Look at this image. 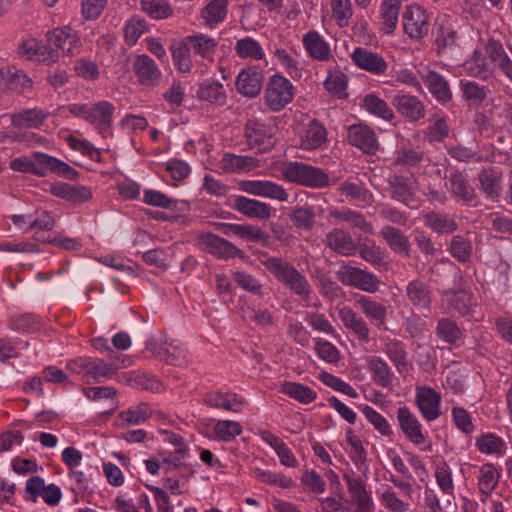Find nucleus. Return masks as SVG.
Instances as JSON below:
<instances>
[{
    "instance_id": "obj_7",
    "label": "nucleus",
    "mask_w": 512,
    "mask_h": 512,
    "mask_svg": "<svg viewBox=\"0 0 512 512\" xmlns=\"http://www.w3.org/2000/svg\"><path fill=\"white\" fill-rule=\"evenodd\" d=\"M294 90L289 79L280 74H274L267 84L265 103L272 111H280L293 100Z\"/></svg>"
},
{
    "instance_id": "obj_39",
    "label": "nucleus",
    "mask_w": 512,
    "mask_h": 512,
    "mask_svg": "<svg viewBox=\"0 0 512 512\" xmlns=\"http://www.w3.org/2000/svg\"><path fill=\"white\" fill-rule=\"evenodd\" d=\"M280 392L304 405L313 403L318 398V393L314 389L292 381L282 383Z\"/></svg>"
},
{
    "instance_id": "obj_30",
    "label": "nucleus",
    "mask_w": 512,
    "mask_h": 512,
    "mask_svg": "<svg viewBox=\"0 0 512 512\" xmlns=\"http://www.w3.org/2000/svg\"><path fill=\"white\" fill-rule=\"evenodd\" d=\"M383 352L395 366L399 374L408 372L409 361L405 344L398 339H388L383 345Z\"/></svg>"
},
{
    "instance_id": "obj_1",
    "label": "nucleus",
    "mask_w": 512,
    "mask_h": 512,
    "mask_svg": "<svg viewBox=\"0 0 512 512\" xmlns=\"http://www.w3.org/2000/svg\"><path fill=\"white\" fill-rule=\"evenodd\" d=\"M10 168L17 172L30 173L45 177L49 173L75 180L79 172L59 158L43 152H34L31 156H20L10 162Z\"/></svg>"
},
{
    "instance_id": "obj_15",
    "label": "nucleus",
    "mask_w": 512,
    "mask_h": 512,
    "mask_svg": "<svg viewBox=\"0 0 512 512\" xmlns=\"http://www.w3.org/2000/svg\"><path fill=\"white\" fill-rule=\"evenodd\" d=\"M19 55L27 60L47 65L55 63L58 59L57 50L36 38H29L24 41L19 47Z\"/></svg>"
},
{
    "instance_id": "obj_43",
    "label": "nucleus",
    "mask_w": 512,
    "mask_h": 512,
    "mask_svg": "<svg viewBox=\"0 0 512 512\" xmlns=\"http://www.w3.org/2000/svg\"><path fill=\"white\" fill-rule=\"evenodd\" d=\"M150 417L151 409L145 402L130 406L129 408L119 412L117 416L121 426L141 425Z\"/></svg>"
},
{
    "instance_id": "obj_54",
    "label": "nucleus",
    "mask_w": 512,
    "mask_h": 512,
    "mask_svg": "<svg viewBox=\"0 0 512 512\" xmlns=\"http://www.w3.org/2000/svg\"><path fill=\"white\" fill-rule=\"evenodd\" d=\"M436 334L442 341L449 344L456 343L463 336V332L457 323L448 318L438 320Z\"/></svg>"
},
{
    "instance_id": "obj_50",
    "label": "nucleus",
    "mask_w": 512,
    "mask_h": 512,
    "mask_svg": "<svg viewBox=\"0 0 512 512\" xmlns=\"http://www.w3.org/2000/svg\"><path fill=\"white\" fill-rule=\"evenodd\" d=\"M448 251L460 263H467L470 261L473 245L471 241L462 235H455L450 241Z\"/></svg>"
},
{
    "instance_id": "obj_61",
    "label": "nucleus",
    "mask_w": 512,
    "mask_h": 512,
    "mask_svg": "<svg viewBox=\"0 0 512 512\" xmlns=\"http://www.w3.org/2000/svg\"><path fill=\"white\" fill-rule=\"evenodd\" d=\"M423 503L429 512H450L451 500L447 499L442 503L437 491L428 484L424 486Z\"/></svg>"
},
{
    "instance_id": "obj_14",
    "label": "nucleus",
    "mask_w": 512,
    "mask_h": 512,
    "mask_svg": "<svg viewBox=\"0 0 512 512\" xmlns=\"http://www.w3.org/2000/svg\"><path fill=\"white\" fill-rule=\"evenodd\" d=\"M356 305L361 313L377 328H385L390 304L387 300H377L370 296L360 295Z\"/></svg>"
},
{
    "instance_id": "obj_21",
    "label": "nucleus",
    "mask_w": 512,
    "mask_h": 512,
    "mask_svg": "<svg viewBox=\"0 0 512 512\" xmlns=\"http://www.w3.org/2000/svg\"><path fill=\"white\" fill-rule=\"evenodd\" d=\"M233 207L248 218L268 220L272 216L270 204L242 195L234 197Z\"/></svg>"
},
{
    "instance_id": "obj_8",
    "label": "nucleus",
    "mask_w": 512,
    "mask_h": 512,
    "mask_svg": "<svg viewBox=\"0 0 512 512\" xmlns=\"http://www.w3.org/2000/svg\"><path fill=\"white\" fill-rule=\"evenodd\" d=\"M414 401L425 421L433 422L441 416L442 396L434 388L427 385H417Z\"/></svg>"
},
{
    "instance_id": "obj_42",
    "label": "nucleus",
    "mask_w": 512,
    "mask_h": 512,
    "mask_svg": "<svg viewBox=\"0 0 512 512\" xmlns=\"http://www.w3.org/2000/svg\"><path fill=\"white\" fill-rule=\"evenodd\" d=\"M252 476L260 483L283 489H288L295 486L293 478L282 472H274L271 470H264L259 467H253Z\"/></svg>"
},
{
    "instance_id": "obj_36",
    "label": "nucleus",
    "mask_w": 512,
    "mask_h": 512,
    "mask_svg": "<svg viewBox=\"0 0 512 512\" xmlns=\"http://www.w3.org/2000/svg\"><path fill=\"white\" fill-rule=\"evenodd\" d=\"M428 15L419 5H409L403 14L404 32H423L428 29Z\"/></svg>"
},
{
    "instance_id": "obj_37",
    "label": "nucleus",
    "mask_w": 512,
    "mask_h": 512,
    "mask_svg": "<svg viewBox=\"0 0 512 512\" xmlns=\"http://www.w3.org/2000/svg\"><path fill=\"white\" fill-rule=\"evenodd\" d=\"M303 44L308 55L319 61H328L333 58L329 43L320 34H304Z\"/></svg>"
},
{
    "instance_id": "obj_44",
    "label": "nucleus",
    "mask_w": 512,
    "mask_h": 512,
    "mask_svg": "<svg viewBox=\"0 0 512 512\" xmlns=\"http://www.w3.org/2000/svg\"><path fill=\"white\" fill-rule=\"evenodd\" d=\"M118 360L119 357L108 363L101 358L93 357L88 383H100L102 380L111 379L119 369V365L116 364Z\"/></svg>"
},
{
    "instance_id": "obj_59",
    "label": "nucleus",
    "mask_w": 512,
    "mask_h": 512,
    "mask_svg": "<svg viewBox=\"0 0 512 512\" xmlns=\"http://www.w3.org/2000/svg\"><path fill=\"white\" fill-rule=\"evenodd\" d=\"M319 379L324 385L330 387L331 389L337 392L347 395L352 399H356L359 397V393L357 392V390L351 384L344 381L338 376H335L328 372H322L319 375Z\"/></svg>"
},
{
    "instance_id": "obj_53",
    "label": "nucleus",
    "mask_w": 512,
    "mask_h": 512,
    "mask_svg": "<svg viewBox=\"0 0 512 512\" xmlns=\"http://www.w3.org/2000/svg\"><path fill=\"white\" fill-rule=\"evenodd\" d=\"M45 480L41 476H32L25 482L23 499L28 503H37L39 498L44 501V495L47 491Z\"/></svg>"
},
{
    "instance_id": "obj_47",
    "label": "nucleus",
    "mask_w": 512,
    "mask_h": 512,
    "mask_svg": "<svg viewBox=\"0 0 512 512\" xmlns=\"http://www.w3.org/2000/svg\"><path fill=\"white\" fill-rule=\"evenodd\" d=\"M379 501L388 512H408L410 509L409 502L401 499L390 486H385L380 492Z\"/></svg>"
},
{
    "instance_id": "obj_27",
    "label": "nucleus",
    "mask_w": 512,
    "mask_h": 512,
    "mask_svg": "<svg viewBox=\"0 0 512 512\" xmlns=\"http://www.w3.org/2000/svg\"><path fill=\"white\" fill-rule=\"evenodd\" d=\"M407 299L418 309H428L433 300V291L421 279L411 280L405 289Z\"/></svg>"
},
{
    "instance_id": "obj_40",
    "label": "nucleus",
    "mask_w": 512,
    "mask_h": 512,
    "mask_svg": "<svg viewBox=\"0 0 512 512\" xmlns=\"http://www.w3.org/2000/svg\"><path fill=\"white\" fill-rule=\"evenodd\" d=\"M346 440L350 446L349 457L351 461L364 476H367L369 473V466L367 464V454L361 439L349 430L346 432Z\"/></svg>"
},
{
    "instance_id": "obj_29",
    "label": "nucleus",
    "mask_w": 512,
    "mask_h": 512,
    "mask_svg": "<svg viewBox=\"0 0 512 512\" xmlns=\"http://www.w3.org/2000/svg\"><path fill=\"white\" fill-rule=\"evenodd\" d=\"M367 369L371 373L372 380L383 388L392 385L395 375L388 363L379 356H370L366 360Z\"/></svg>"
},
{
    "instance_id": "obj_32",
    "label": "nucleus",
    "mask_w": 512,
    "mask_h": 512,
    "mask_svg": "<svg viewBox=\"0 0 512 512\" xmlns=\"http://www.w3.org/2000/svg\"><path fill=\"white\" fill-rule=\"evenodd\" d=\"M49 113L41 108L26 109L11 115V124L18 129H37L48 118Z\"/></svg>"
},
{
    "instance_id": "obj_16",
    "label": "nucleus",
    "mask_w": 512,
    "mask_h": 512,
    "mask_svg": "<svg viewBox=\"0 0 512 512\" xmlns=\"http://www.w3.org/2000/svg\"><path fill=\"white\" fill-rule=\"evenodd\" d=\"M202 250L222 259L235 258L241 250L230 241L212 233L201 234L198 238Z\"/></svg>"
},
{
    "instance_id": "obj_19",
    "label": "nucleus",
    "mask_w": 512,
    "mask_h": 512,
    "mask_svg": "<svg viewBox=\"0 0 512 512\" xmlns=\"http://www.w3.org/2000/svg\"><path fill=\"white\" fill-rule=\"evenodd\" d=\"M393 105L410 122H417L425 117L426 107L417 96L400 91L394 96Z\"/></svg>"
},
{
    "instance_id": "obj_41",
    "label": "nucleus",
    "mask_w": 512,
    "mask_h": 512,
    "mask_svg": "<svg viewBox=\"0 0 512 512\" xmlns=\"http://www.w3.org/2000/svg\"><path fill=\"white\" fill-rule=\"evenodd\" d=\"M501 477V471L493 463H485L479 469L477 476L479 491L490 496L498 486Z\"/></svg>"
},
{
    "instance_id": "obj_35",
    "label": "nucleus",
    "mask_w": 512,
    "mask_h": 512,
    "mask_svg": "<svg viewBox=\"0 0 512 512\" xmlns=\"http://www.w3.org/2000/svg\"><path fill=\"white\" fill-rule=\"evenodd\" d=\"M380 235L392 251L407 257L410 256L411 245L409 239L400 229L385 225L381 228Z\"/></svg>"
},
{
    "instance_id": "obj_4",
    "label": "nucleus",
    "mask_w": 512,
    "mask_h": 512,
    "mask_svg": "<svg viewBox=\"0 0 512 512\" xmlns=\"http://www.w3.org/2000/svg\"><path fill=\"white\" fill-rule=\"evenodd\" d=\"M283 179L312 189L330 186V176L320 167L299 161H284L279 168Z\"/></svg>"
},
{
    "instance_id": "obj_24",
    "label": "nucleus",
    "mask_w": 512,
    "mask_h": 512,
    "mask_svg": "<svg viewBox=\"0 0 512 512\" xmlns=\"http://www.w3.org/2000/svg\"><path fill=\"white\" fill-rule=\"evenodd\" d=\"M260 166V161L249 155L224 153L218 161V168L226 173H245Z\"/></svg>"
},
{
    "instance_id": "obj_28",
    "label": "nucleus",
    "mask_w": 512,
    "mask_h": 512,
    "mask_svg": "<svg viewBox=\"0 0 512 512\" xmlns=\"http://www.w3.org/2000/svg\"><path fill=\"white\" fill-rule=\"evenodd\" d=\"M263 82V75L257 70L242 69L236 78L238 92L247 97L259 95Z\"/></svg>"
},
{
    "instance_id": "obj_18",
    "label": "nucleus",
    "mask_w": 512,
    "mask_h": 512,
    "mask_svg": "<svg viewBox=\"0 0 512 512\" xmlns=\"http://www.w3.org/2000/svg\"><path fill=\"white\" fill-rule=\"evenodd\" d=\"M338 316L343 326L360 342L370 341V329L367 322L351 307H338Z\"/></svg>"
},
{
    "instance_id": "obj_63",
    "label": "nucleus",
    "mask_w": 512,
    "mask_h": 512,
    "mask_svg": "<svg viewBox=\"0 0 512 512\" xmlns=\"http://www.w3.org/2000/svg\"><path fill=\"white\" fill-rule=\"evenodd\" d=\"M363 415L370 424L383 436H391L392 429L386 418L369 405H364L361 409Z\"/></svg>"
},
{
    "instance_id": "obj_31",
    "label": "nucleus",
    "mask_w": 512,
    "mask_h": 512,
    "mask_svg": "<svg viewBox=\"0 0 512 512\" xmlns=\"http://www.w3.org/2000/svg\"><path fill=\"white\" fill-rule=\"evenodd\" d=\"M475 447L480 453L497 458L503 457L508 449L505 440L492 432L479 435L475 440Z\"/></svg>"
},
{
    "instance_id": "obj_11",
    "label": "nucleus",
    "mask_w": 512,
    "mask_h": 512,
    "mask_svg": "<svg viewBox=\"0 0 512 512\" xmlns=\"http://www.w3.org/2000/svg\"><path fill=\"white\" fill-rule=\"evenodd\" d=\"M347 138L349 144L364 154L374 155L380 147L375 131L363 123L350 125L347 129Z\"/></svg>"
},
{
    "instance_id": "obj_46",
    "label": "nucleus",
    "mask_w": 512,
    "mask_h": 512,
    "mask_svg": "<svg viewBox=\"0 0 512 512\" xmlns=\"http://www.w3.org/2000/svg\"><path fill=\"white\" fill-rule=\"evenodd\" d=\"M363 107L368 113L385 121H391L394 118V112L386 101L374 93L367 94L364 97Z\"/></svg>"
},
{
    "instance_id": "obj_60",
    "label": "nucleus",
    "mask_w": 512,
    "mask_h": 512,
    "mask_svg": "<svg viewBox=\"0 0 512 512\" xmlns=\"http://www.w3.org/2000/svg\"><path fill=\"white\" fill-rule=\"evenodd\" d=\"M235 50L237 55L241 58L260 60L265 55L261 44L250 37L239 40Z\"/></svg>"
},
{
    "instance_id": "obj_58",
    "label": "nucleus",
    "mask_w": 512,
    "mask_h": 512,
    "mask_svg": "<svg viewBox=\"0 0 512 512\" xmlns=\"http://www.w3.org/2000/svg\"><path fill=\"white\" fill-rule=\"evenodd\" d=\"M198 95L202 100L211 103H224L226 99L225 89L223 85L216 81H204L198 90Z\"/></svg>"
},
{
    "instance_id": "obj_33",
    "label": "nucleus",
    "mask_w": 512,
    "mask_h": 512,
    "mask_svg": "<svg viewBox=\"0 0 512 512\" xmlns=\"http://www.w3.org/2000/svg\"><path fill=\"white\" fill-rule=\"evenodd\" d=\"M229 0H210L201 10L200 16L208 29H215L227 15Z\"/></svg>"
},
{
    "instance_id": "obj_55",
    "label": "nucleus",
    "mask_w": 512,
    "mask_h": 512,
    "mask_svg": "<svg viewBox=\"0 0 512 512\" xmlns=\"http://www.w3.org/2000/svg\"><path fill=\"white\" fill-rule=\"evenodd\" d=\"M343 479L346 481L348 492L353 501L371 496L366 489L365 481L360 476H357L352 469L344 472Z\"/></svg>"
},
{
    "instance_id": "obj_56",
    "label": "nucleus",
    "mask_w": 512,
    "mask_h": 512,
    "mask_svg": "<svg viewBox=\"0 0 512 512\" xmlns=\"http://www.w3.org/2000/svg\"><path fill=\"white\" fill-rule=\"evenodd\" d=\"M67 476L71 481V491L74 494L75 503L78 502L79 497L92 492L90 479L83 471L74 468L68 471Z\"/></svg>"
},
{
    "instance_id": "obj_64",
    "label": "nucleus",
    "mask_w": 512,
    "mask_h": 512,
    "mask_svg": "<svg viewBox=\"0 0 512 512\" xmlns=\"http://www.w3.org/2000/svg\"><path fill=\"white\" fill-rule=\"evenodd\" d=\"M332 16L340 28L347 27L352 17L351 0H331Z\"/></svg>"
},
{
    "instance_id": "obj_51",
    "label": "nucleus",
    "mask_w": 512,
    "mask_h": 512,
    "mask_svg": "<svg viewBox=\"0 0 512 512\" xmlns=\"http://www.w3.org/2000/svg\"><path fill=\"white\" fill-rule=\"evenodd\" d=\"M242 433V426L233 420H217L213 426L214 437L223 442H231Z\"/></svg>"
},
{
    "instance_id": "obj_2",
    "label": "nucleus",
    "mask_w": 512,
    "mask_h": 512,
    "mask_svg": "<svg viewBox=\"0 0 512 512\" xmlns=\"http://www.w3.org/2000/svg\"><path fill=\"white\" fill-rule=\"evenodd\" d=\"M70 115L88 122L104 139L112 137V124L116 107L107 100L94 103H73L63 107Z\"/></svg>"
},
{
    "instance_id": "obj_12",
    "label": "nucleus",
    "mask_w": 512,
    "mask_h": 512,
    "mask_svg": "<svg viewBox=\"0 0 512 512\" xmlns=\"http://www.w3.org/2000/svg\"><path fill=\"white\" fill-rule=\"evenodd\" d=\"M447 185L451 195L464 205L472 208L479 205L480 200L476 190L463 172L455 170L450 173Z\"/></svg>"
},
{
    "instance_id": "obj_20",
    "label": "nucleus",
    "mask_w": 512,
    "mask_h": 512,
    "mask_svg": "<svg viewBox=\"0 0 512 512\" xmlns=\"http://www.w3.org/2000/svg\"><path fill=\"white\" fill-rule=\"evenodd\" d=\"M419 73L429 92L440 104H445L452 99L450 85L441 74L428 68Z\"/></svg>"
},
{
    "instance_id": "obj_45",
    "label": "nucleus",
    "mask_w": 512,
    "mask_h": 512,
    "mask_svg": "<svg viewBox=\"0 0 512 512\" xmlns=\"http://www.w3.org/2000/svg\"><path fill=\"white\" fill-rule=\"evenodd\" d=\"M434 477L437 486L444 495L455 498V484L453 472L449 464L445 461L437 464L434 469Z\"/></svg>"
},
{
    "instance_id": "obj_49",
    "label": "nucleus",
    "mask_w": 512,
    "mask_h": 512,
    "mask_svg": "<svg viewBox=\"0 0 512 512\" xmlns=\"http://www.w3.org/2000/svg\"><path fill=\"white\" fill-rule=\"evenodd\" d=\"M186 45L191 46L195 54L210 59L216 48V41L205 34H194L186 38Z\"/></svg>"
},
{
    "instance_id": "obj_26",
    "label": "nucleus",
    "mask_w": 512,
    "mask_h": 512,
    "mask_svg": "<svg viewBox=\"0 0 512 512\" xmlns=\"http://www.w3.org/2000/svg\"><path fill=\"white\" fill-rule=\"evenodd\" d=\"M352 60L361 69L376 75H382L387 70V63L377 53L364 48H356L352 53Z\"/></svg>"
},
{
    "instance_id": "obj_5",
    "label": "nucleus",
    "mask_w": 512,
    "mask_h": 512,
    "mask_svg": "<svg viewBox=\"0 0 512 512\" xmlns=\"http://www.w3.org/2000/svg\"><path fill=\"white\" fill-rule=\"evenodd\" d=\"M277 127L272 119H248L244 127L247 145L259 152L271 150L276 143Z\"/></svg>"
},
{
    "instance_id": "obj_52",
    "label": "nucleus",
    "mask_w": 512,
    "mask_h": 512,
    "mask_svg": "<svg viewBox=\"0 0 512 512\" xmlns=\"http://www.w3.org/2000/svg\"><path fill=\"white\" fill-rule=\"evenodd\" d=\"M460 88L469 105L478 106L487 98V88L470 80H461Z\"/></svg>"
},
{
    "instance_id": "obj_6",
    "label": "nucleus",
    "mask_w": 512,
    "mask_h": 512,
    "mask_svg": "<svg viewBox=\"0 0 512 512\" xmlns=\"http://www.w3.org/2000/svg\"><path fill=\"white\" fill-rule=\"evenodd\" d=\"M336 275L343 285L351 286L367 293H376L381 284L380 279L372 272L351 265H342L336 272Z\"/></svg>"
},
{
    "instance_id": "obj_25",
    "label": "nucleus",
    "mask_w": 512,
    "mask_h": 512,
    "mask_svg": "<svg viewBox=\"0 0 512 512\" xmlns=\"http://www.w3.org/2000/svg\"><path fill=\"white\" fill-rule=\"evenodd\" d=\"M327 142V130L318 120H312L308 123L303 133L300 135L299 147L306 151L321 149Z\"/></svg>"
},
{
    "instance_id": "obj_38",
    "label": "nucleus",
    "mask_w": 512,
    "mask_h": 512,
    "mask_svg": "<svg viewBox=\"0 0 512 512\" xmlns=\"http://www.w3.org/2000/svg\"><path fill=\"white\" fill-rule=\"evenodd\" d=\"M424 225L437 234H450L458 229L455 219L439 212H429L423 217Z\"/></svg>"
},
{
    "instance_id": "obj_22",
    "label": "nucleus",
    "mask_w": 512,
    "mask_h": 512,
    "mask_svg": "<svg viewBox=\"0 0 512 512\" xmlns=\"http://www.w3.org/2000/svg\"><path fill=\"white\" fill-rule=\"evenodd\" d=\"M502 171L498 167L482 169L478 173L480 189L485 198L497 202L502 190Z\"/></svg>"
},
{
    "instance_id": "obj_62",
    "label": "nucleus",
    "mask_w": 512,
    "mask_h": 512,
    "mask_svg": "<svg viewBox=\"0 0 512 512\" xmlns=\"http://www.w3.org/2000/svg\"><path fill=\"white\" fill-rule=\"evenodd\" d=\"M400 5V0H383L381 4L380 15L383 20V24L390 31L396 28Z\"/></svg>"
},
{
    "instance_id": "obj_9",
    "label": "nucleus",
    "mask_w": 512,
    "mask_h": 512,
    "mask_svg": "<svg viewBox=\"0 0 512 512\" xmlns=\"http://www.w3.org/2000/svg\"><path fill=\"white\" fill-rule=\"evenodd\" d=\"M132 71L139 85L146 88L157 87L163 74L156 62L148 55L141 54L135 57L132 63Z\"/></svg>"
},
{
    "instance_id": "obj_17",
    "label": "nucleus",
    "mask_w": 512,
    "mask_h": 512,
    "mask_svg": "<svg viewBox=\"0 0 512 512\" xmlns=\"http://www.w3.org/2000/svg\"><path fill=\"white\" fill-rule=\"evenodd\" d=\"M241 190L254 196L267 197L287 202L289 194L283 186L269 180H247L241 182Z\"/></svg>"
},
{
    "instance_id": "obj_57",
    "label": "nucleus",
    "mask_w": 512,
    "mask_h": 512,
    "mask_svg": "<svg viewBox=\"0 0 512 512\" xmlns=\"http://www.w3.org/2000/svg\"><path fill=\"white\" fill-rule=\"evenodd\" d=\"M450 305L461 315H467L473 304V295L467 290L444 291Z\"/></svg>"
},
{
    "instance_id": "obj_3",
    "label": "nucleus",
    "mask_w": 512,
    "mask_h": 512,
    "mask_svg": "<svg viewBox=\"0 0 512 512\" xmlns=\"http://www.w3.org/2000/svg\"><path fill=\"white\" fill-rule=\"evenodd\" d=\"M264 267L274 277L301 300L308 303L313 293L312 286L308 279L290 262L284 261L278 257H269L262 261Z\"/></svg>"
},
{
    "instance_id": "obj_34",
    "label": "nucleus",
    "mask_w": 512,
    "mask_h": 512,
    "mask_svg": "<svg viewBox=\"0 0 512 512\" xmlns=\"http://www.w3.org/2000/svg\"><path fill=\"white\" fill-rule=\"evenodd\" d=\"M220 225L224 228L226 235H235L258 243L266 242L268 239V235L257 225L236 223H221Z\"/></svg>"
},
{
    "instance_id": "obj_13",
    "label": "nucleus",
    "mask_w": 512,
    "mask_h": 512,
    "mask_svg": "<svg viewBox=\"0 0 512 512\" xmlns=\"http://www.w3.org/2000/svg\"><path fill=\"white\" fill-rule=\"evenodd\" d=\"M203 402L212 408L233 413H240L248 406V401L243 396L232 391L221 390L207 392L203 397Z\"/></svg>"
},
{
    "instance_id": "obj_10",
    "label": "nucleus",
    "mask_w": 512,
    "mask_h": 512,
    "mask_svg": "<svg viewBox=\"0 0 512 512\" xmlns=\"http://www.w3.org/2000/svg\"><path fill=\"white\" fill-rule=\"evenodd\" d=\"M398 425L408 441L414 445L426 442V432L417 415L407 406H401L396 411Z\"/></svg>"
},
{
    "instance_id": "obj_48",
    "label": "nucleus",
    "mask_w": 512,
    "mask_h": 512,
    "mask_svg": "<svg viewBox=\"0 0 512 512\" xmlns=\"http://www.w3.org/2000/svg\"><path fill=\"white\" fill-rule=\"evenodd\" d=\"M277 62L282 66L285 72L294 80H299L303 76V67L299 60L291 55L286 49L277 48L274 53Z\"/></svg>"
},
{
    "instance_id": "obj_23",
    "label": "nucleus",
    "mask_w": 512,
    "mask_h": 512,
    "mask_svg": "<svg viewBox=\"0 0 512 512\" xmlns=\"http://www.w3.org/2000/svg\"><path fill=\"white\" fill-rule=\"evenodd\" d=\"M324 243L327 247L341 256H353L357 253V245L352 236L339 228H333L326 233Z\"/></svg>"
}]
</instances>
